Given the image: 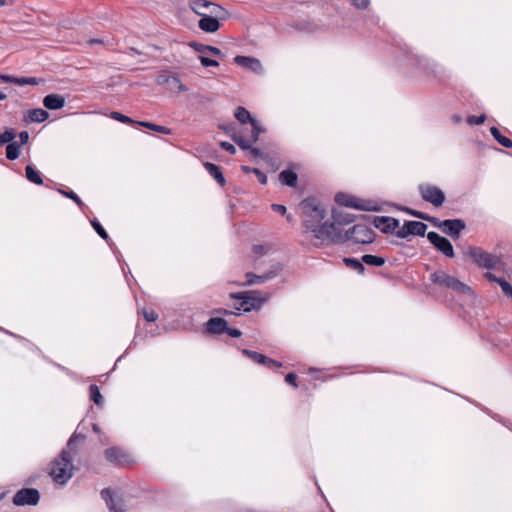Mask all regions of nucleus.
<instances>
[{"instance_id":"1","label":"nucleus","mask_w":512,"mask_h":512,"mask_svg":"<svg viewBox=\"0 0 512 512\" xmlns=\"http://www.w3.org/2000/svg\"><path fill=\"white\" fill-rule=\"evenodd\" d=\"M333 218L334 222H325L316 229L315 233L313 234L315 238L321 240L322 242L334 243H341L347 239L348 232L343 234L340 226L352 222L353 218L349 215H346L342 218L341 214H334Z\"/></svg>"},{"instance_id":"2","label":"nucleus","mask_w":512,"mask_h":512,"mask_svg":"<svg viewBox=\"0 0 512 512\" xmlns=\"http://www.w3.org/2000/svg\"><path fill=\"white\" fill-rule=\"evenodd\" d=\"M300 208L304 215L303 224L306 230L314 234L326 216L324 207L315 198H307L301 201Z\"/></svg>"},{"instance_id":"3","label":"nucleus","mask_w":512,"mask_h":512,"mask_svg":"<svg viewBox=\"0 0 512 512\" xmlns=\"http://www.w3.org/2000/svg\"><path fill=\"white\" fill-rule=\"evenodd\" d=\"M74 465L68 451L63 450L59 458H56L51 464L50 476L59 484H65L72 476Z\"/></svg>"},{"instance_id":"4","label":"nucleus","mask_w":512,"mask_h":512,"mask_svg":"<svg viewBox=\"0 0 512 512\" xmlns=\"http://www.w3.org/2000/svg\"><path fill=\"white\" fill-rule=\"evenodd\" d=\"M430 280L440 287L451 289L458 293L466 294L470 292V288L466 284L444 271H435L430 275Z\"/></svg>"},{"instance_id":"5","label":"nucleus","mask_w":512,"mask_h":512,"mask_svg":"<svg viewBox=\"0 0 512 512\" xmlns=\"http://www.w3.org/2000/svg\"><path fill=\"white\" fill-rule=\"evenodd\" d=\"M468 255L472 261L481 268L494 269L500 263V257L495 254L488 253L480 247H470Z\"/></svg>"},{"instance_id":"6","label":"nucleus","mask_w":512,"mask_h":512,"mask_svg":"<svg viewBox=\"0 0 512 512\" xmlns=\"http://www.w3.org/2000/svg\"><path fill=\"white\" fill-rule=\"evenodd\" d=\"M189 8L202 17L213 15L215 17H221L225 10L220 5L207 0H190L188 2Z\"/></svg>"},{"instance_id":"7","label":"nucleus","mask_w":512,"mask_h":512,"mask_svg":"<svg viewBox=\"0 0 512 512\" xmlns=\"http://www.w3.org/2000/svg\"><path fill=\"white\" fill-rule=\"evenodd\" d=\"M230 296L232 298L241 300V303L239 304V306H235V309L236 310L243 309L245 312H249L252 309L258 308L263 302V300H261L258 297L257 291H248V292H242V293H238V294H231Z\"/></svg>"},{"instance_id":"8","label":"nucleus","mask_w":512,"mask_h":512,"mask_svg":"<svg viewBox=\"0 0 512 512\" xmlns=\"http://www.w3.org/2000/svg\"><path fill=\"white\" fill-rule=\"evenodd\" d=\"M263 130L260 127L259 123L257 121L252 122V129L250 132V135L248 137L243 136L241 133H234L231 137L232 140L242 149L244 150H250L252 147V144L255 143L260 133H262Z\"/></svg>"},{"instance_id":"9","label":"nucleus","mask_w":512,"mask_h":512,"mask_svg":"<svg viewBox=\"0 0 512 512\" xmlns=\"http://www.w3.org/2000/svg\"><path fill=\"white\" fill-rule=\"evenodd\" d=\"M347 239L353 240L355 243L368 244L374 241V232L365 225H354L348 231Z\"/></svg>"},{"instance_id":"10","label":"nucleus","mask_w":512,"mask_h":512,"mask_svg":"<svg viewBox=\"0 0 512 512\" xmlns=\"http://www.w3.org/2000/svg\"><path fill=\"white\" fill-rule=\"evenodd\" d=\"M419 191L425 201L433 204L436 207L441 206L445 201V194L436 186L428 184L421 185L419 187Z\"/></svg>"},{"instance_id":"11","label":"nucleus","mask_w":512,"mask_h":512,"mask_svg":"<svg viewBox=\"0 0 512 512\" xmlns=\"http://www.w3.org/2000/svg\"><path fill=\"white\" fill-rule=\"evenodd\" d=\"M40 494L34 488L19 490L13 497V503L17 506L36 505L39 502Z\"/></svg>"},{"instance_id":"12","label":"nucleus","mask_w":512,"mask_h":512,"mask_svg":"<svg viewBox=\"0 0 512 512\" xmlns=\"http://www.w3.org/2000/svg\"><path fill=\"white\" fill-rule=\"evenodd\" d=\"M427 225L419 221H406L404 225L398 229L396 235L399 238H406L409 235L424 236Z\"/></svg>"},{"instance_id":"13","label":"nucleus","mask_w":512,"mask_h":512,"mask_svg":"<svg viewBox=\"0 0 512 512\" xmlns=\"http://www.w3.org/2000/svg\"><path fill=\"white\" fill-rule=\"evenodd\" d=\"M427 238L434 245V247L438 251L442 252L445 256L450 258L454 256L453 246L447 238L442 237L433 231L427 234Z\"/></svg>"},{"instance_id":"14","label":"nucleus","mask_w":512,"mask_h":512,"mask_svg":"<svg viewBox=\"0 0 512 512\" xmlns=\"http://www.w3.org/2000/svg\"><path fill=\"white\" fill-rule=\"evenodd\" d=\"M466 227L465 222L461 219L444 220L439 222V228L452 238H458L461 231Z\"/></svg>"},{"instance_id":"15","label":"nucleus","mask_w":512,"mask_h":512,"mask_svg":"<svg viewBox=\"0 0 512 512\" xmlns=\"http://www.w3.org/2000/svg\"><path fill=\"white\" fill-rule=\"evenodd\" d=\"M102 498L106 501V504L111 512H124L125 505L121 498L113 497L112 491L109 488L101 491Z\"/></svg>"},{"instance_id":"16","label":"nucleus","mask_w":512,"mask_h":512,"mask_svg":"<svg viewBox=\"0 0 512 512\" xmlns=\"http://www.w3.org/2000/svg\"><path fill=\"white\" fill-rule=\"evenodd\" d=\"M374 226L384 233H392L399 227V221L388 216H378L374 219Z\"/></svg>"},{"instance_id":"17","label":"nucleus","mask_w":512,"mask_h":512,"mask_svg":"<svg viewBox=\"0 0 512 512\" xmlns=\"http://www.w3.org/2000/svg\"><path fill=\"white\" fill-rule=\"evenodd\" d=\"M217 18L218 17L213 15L202 17L198 22V26L204 32L215 33L220 28V23Z\"/></svg>"},{"instance_id":"18","label":"nucleus","mask_w":512,"mask_h":512,"mask_svg":"<svg viewBox=\"0 0 512 512\" xmlns=\"http://www.w3.org/2000/svg\"><path fill=\"white\" fill-rule=\"evenodd\" d=\"M228 322L223 318H211L206 323L207 331L211 334H222L227 329Z\"/></svg>"},{"instance_id":"19","label":"nucleus","mask_w":512,"mask_h":512,"mask_svg":"<svg viewBox=\"0 0 512 512\" xmlns=\"http://www.w3.org/2000/svg\"><path fill=\"white\" fill-rule=\"evenodd\" d=\"M43 104L49 110H58L64 107L65 98L59 94H49L43 99Z\"/></svg>"},{"instance_id":"20","label":"nucleus","mask_w":512,"mask_h":512,"mask_svg":"<svg viewBox=\"0 0 512 512\" xmlns=\"http://www.w3.org/2000/svg\"><path fill=\"white\" fill-rule=\"evenodd\" d=\"M48 117L49 114L47 111L41 108H36L28 111L26 120H29L31 122L42 123L46 121Z\"/></svg>"},{"instance_id":"21","label":"nucleus","mask_w":512,"mask_h":512,"mask_svg":"<svg viewBox=\"0 0 512 512\" xmlns=\"http://www.w3.org/2000/svg\"><path fill=\"white\" fill-rule=\"evenodd\" d=\"M189 46L192 47L195 51L205 54V53H211L215 56H222V52L220 49L214 46L204 45L197 42H190Z\"/></svg>"},{"instance_id":"22","label":"nucleus","mask_w":512,"mask_h":512,"mask_svg":"<svg viewBox=\"0 0 512 512\" xmlns=\"http://www.w3.org/2000/svg\"><path fill=\"white\" fill-rule=\"evenodd\" d=\"M279 180L284 185L294 187L297 182V174L291 170H284L279 174Z\"/></svg>"},{"instance_id":"23","label":"nucleus","mask_w":512,"mask_h":512,"mask_svg":"<svg viewBox=\"0 0 512 512\" xmlns=\"http://www.w3.org/2000/svg\"><path fill=\"white\" fill-rule=\"evenodd\" d=\"M204 166L206 170L209 172V174L212 177H214L220 185H224L225 179L217 165L210 162H206Z\"/></svg>"},{"instance_id":"24","label":"nucleus","mask_w":512,"mask_h":512,"mask_svg":"<svg viewBox=\"0 0 512 512\" xmlns=\"http://www.w3.org/2000/svg\"><path fill=\"white\" fill-rule=\"evenodd\" d=\"M235 117L242 124L250 123L252 125V122L256 121L254 118H252L250 112L244 107H238L236 109Z\"/></svg>"},{"instance_id":"25","label":"nucleus","mask_w":512,"mask_h":512,"mask_svg":"<svg viewBox=\"0 0 512 512\" xmlns=\"http://www.w3.org/2000/svg\"><path fill=\"white\" fill-rule=\"evenodd\" d=\"M235 63L244 67H250L254 69V67H260V62L257 59L248 57V56H236L234 58Z\"/></svg>"},{"instance_id":"26","label":"nucleus","mask_w":512,"mask_h":512,"mask_svg":"<svg viewBox=\"0 0 512 512\" xmlns=\"http://www.w3.org/2000/svg\"><path fill=\"white\" fill-rule=\"evenodd\" d=\"M274 275L269 272V273H265L263 275H256V274H253V273H247L246 274V277H247V284L248 285H253V284H260V283H263L264 281L268 280V279H271Z\"/></svg>"},{"instance_id":"27","label":"nucleus","mask_w":512,"mask_h":512,"mask_svg":"<svg viewBox=\"0 0 512 512\" xmlns=\"http://www.w3.org/2000/svg\"><path fill=\"white\" fill-rule=\"evenodd\" d=\"M490 132L492 134V136L495 138V140H497V142L499 144H501L502 146L506 147V148H510L512 147V140L501 135L500 131L498 130V128L496 127H491L490 128Z\"/></svg>"},{"instance_id":"28","label":"nucleus","mask_w":512,"mask_h":512,"mask_svg":"<svg viewBox=\"0 0 512 512\" xmlns=\"http://www.w3.org/2000/svg\"><path fill=\"white\" fill-rule=\"evenodd\" d=\"M362 262L370 266L380 267L385 264V259L379 256L366 254L362 256Z\"/></svg>"},{"instance_id":"29","label":"nucleus","mask_w":512,"mask_h":512,"mask_svg":"<svg viewBox=\"0 0 512 512\" xmlns=\"http://www.w3.org/2000/svg\"><path fill=\"white\" fill-rule=\"evenodd\" d=\"M26 177L29 181L35 183V184H42L43 183V180L39 174L38 171H36L32 166L28 165L26 166Z\"/></svg>"},{"instance_id":"30","label":"nucleus","mask_w":512,"mask_h":512,"mask_svg":"<svg viewBox=\"0 0 512 512\" xmlns=\"http://www.w3.org/2000/svg\"><path fill=\"white\" fill-rule=\"evenodd\" d=\"M243 353L248 355L252 360H254L255 362H257L259 364L267 365V363H268L269 358L263 354L258 353V352L244 349Z\"/></svg>"},{"instance_id":"31","label":"nucleus","mask_w":512,"mask_h":512,"mask_svg":"<svg viewBox=\"0 0 512 512\" xmlns=\"http://www.w3.org/2000/svg\"><path fill=\"white\" fill-rule=\"evenodd\" d=\"M105 456L110 462H120L122 452L118 448L112 447L105 450Z\"/></svg>"},{"instance_id":"32","label":"nucleus","mask_w":512,"mask_h":512,"mask_svg":"<svg viewBox=\"0 0 512 512\" xmlns=\"http://www.w3.org/2000/svg\"><path fill=\"white\" fill-rule=\"evenodd\" d=\"M20 155L19 145L17 143H10L6 147V157L9 160H15Z\"/></svg>"},{"instance_id":"33","label":"nucleus","mask_w":512,"mask_h":512,"mask_svg":"<svg viewBox=\"0 0 512 512\" xmlns=\"http://www.w3.org/2000/svg\"><path fill=\"white\" fill-rule=\"evenodd\" d=\"M89 391H90L91 399L94 401V403L98 406L102 405L103 397L99 391L98 386L95 384L90 385Z\"/></svg>"},{"instance_id":"34","label":"nucleus","mask_w":512,"mask_h":512,"mask_svg":"<svg viewBox=\"0 0 512 512\" xmlns=\"http://www.w3.org/2000/svg\"><path fill=\"white\" fill-rule=\"evenodd\" d=\"M139 125L148 128L150 130L162 133V134H169L170 130L167 127L159 126L156 124H153L151 122H137Z\"/></svg>"},{"instance_id":"35","label":"nucleus","mask_w":512,"mask_h":512,"mask_svg":"<svg viewBox=\"0 0 512 512\" xmlns=\"http://www.w3.org/2000/svg\"><path fill=\"white\" fill-rule=\"evenodd\" d=\"M14 138H15V134H14L13 130H6L2 134H0V144L1 145L6 144V143L10 144V143H12Z\"/></svg>"},{"instance_id":"36","label":"nucleus","mask_w":512,"mask_h":512,"mask_svg":"<svg viewBox=\"0 0 512 512\" xmlns=\"http://www.w3.org/2000/svg\"><path fill=\"white\" fill-rule=\"evenodd\" d=\"M344 261L349 267L357 270L358 272L364 271V266H363L362 262L358 261L357 259L346 258Z\"/></svg>"},{"instance_id":"37","label":"nucleus","mask_w":512,"mask_h":512,"mask_svg":"<svg viewBox=\"0 0 512 512\" xmlns=\"http://www.w3.org/2000/svg\"><path fill=\"white\" fill-rule=\"evenodd\" d=\"M499 285L504 295L512 298V286L505 279L499 280Z\"/></svg>"},{"instance_id":"38","label":"nucleus","mask_w":512,"mask_h":512,"mask_svg":"<svg viewBox=\"0 0 512 512\" xmlns=\"http://www.w3.org/2000/svg\"><path fill=\"white\" fill-rule=\"evenodd\" d=\"M111 117L117 121H120L122 123H127V124H131V123H136L134 120H132L131 118H129L128 116L126 115H123L119 112H112L111 113Z\"/></svg>"},{"instance_id":"39","label":"nucleus","mask_w":512,"mask_h":512,"mask_svg":"<svg viewBox=\"0 0 512 512\" xmlns=\"http://www.w3.org/2000/svg\"><path fill=\"white\" fill-rule=\"evenodd\" d=\"M486 120V116L484 114L480 115V116H469L467 118V122L470 124V125H480V124H483Z\"/></svg>"},{"instance_id":"40","label":"nucleus","mask_w":512,"mask_h":512,"mask_svg":"<svg viewBox=\"0 0 512 512\" xmlns=\"http://www.w3.org/2000/svg\"><path fill=\"white\" fill-rule=\"evenodd\" d=\"M199 60H200L201 64L205 67H209V66L216 67L219 65V63L216 60L205 57L204 55H200Z\"/></svg>"},{"instance_id":"41","label":"nucleus","mask_w":512,"mask_h":512,"mask_svg":"<svg viewBox=\"0 0 512 512\" xmlns=\"http://www.w3.org/2000/svg\"><path fill=\"white\" fill-rule=\"evenodd\" d=\"M143 315L148 322H154L158 318L157 313L153 310H144Z\"/></svg>"},{"instance_id":"42","label":"nucleus","mask_w":512,"mask_h":512,"mask_svg":"<svg viewBox=\"0 0 512 512\" xmlns=\"http://www.w3.org/2000/svg\"><path fill=\"white\" fill-rule=\"evenodd\" d=\"M92 225H93L94 229L97 231V233L103 239H107L108 238V234L106 233V231L104 230V228L101 226V224L99 222L94 221V222H92Z\"/></svg>"},{"instance_id":"43","label":"nucleus","mask_w":512,"mask_h":512,"mask_svg":"<svg viewBox=\"0 0 512 512\" xmlns=\"http://www.w3.org/2000/svg\"><path fill=\"white\" fill-rule=\"evenodd\" d=\"M38 82H37V79L36 78H18L17 80V84L18 85H36Z\"/></svg>"},{"instance_id":"44","label":"nucleus","mask_w":512,"mask_h":512,"mask_svg":"<svg viewBox=\"0 0 512 512\" xmlns=\"http://www.w3.org/2000/svg\"><path fill=\"white\" fill-rule=\"evenodd\" d=\"M251 171H252V173H254L257 176V178L261 184L267 183V176L264 173H262L259 169L253 168Z\"/></svg>"},{"instance_id":"45","label":"nucleus","mask_w":512,"mask_h":512,"mask_svg":"<svg viewBox=\"0 0 512 512\" xmlns=\"http://www.w3.org/2000/svg\"><path fill=\"white\" fill-rule=\"evenodd\" d=\"M352 3L358 9H365L369 5V0H352Z\"/></svg>"},{"instance_id":"46","label":"nucleus","mask_w":512,"mask_h":512,"mask_svg":"<svg viewBox=\"0 0 512 512\" xmlns=\"http://www.w3.org/2000/svg\"><path fill=\"white\" fill-rule=\"evenodd\" d=\"M173 76H167V75H159L156 79L158 84H166V83H172Z\"/></svg>"},{"instance_id":"47","label":"nucleus","mask_w":512,"mask_h":512,"mask_svg":"<svg viewBox=\"0 0 512 512\" xmlns=\"http://www.w3.org/2000/svg\"><path fill=\"white\" fill-rule=\"evenodd\" d=\"M220 145L224 150L228 151L231 154H235L236 148L231 143L223 141L220 143Z\"/></svg>"},{"instance_id":"48","label":"nucleus","mask_w":512,"mask_h":512,"mask_svg":"<svg viewBox=\"0 0 512 512\" xmlns=\"http://www.w3.org/2000/svg\"><path fill=\"white\" fill-rule=\"evenodd\" d=\"M229 336L238 338L242 335L241 331L236 328H230L227 326V329L225 331Z\"/></svg>"},{"instance_id":"49","label":"nucleus","mask_w":512,"mask_h":512,"mask_svg":"<svg viewBox=\"0 0 512 512\" xmlns=\"http://www.w3.org/2000/svg\"><path fill=\"white\" fill-rule=\"evenodd\" d=\"M296 379H297V375L295 373H288L285 378L287 383H289L295 387L297 386Z\"/></svg>"},{"instance_id":"50","label":"nucleus","mask_w":512,"mask_h":512,"mask_svg":"<svg viewBox=\"0 0 512 512\" xmlns=\"http://www.w3.org/2000/svg\"><path fill=\"white\" fill-rule=\"evenodd\" d=\"M172 83L175 87L178 88L179 91H186V87L183 85V83L180 81L179 78L175 77L172 79Z\"/></svg>"},{"instance_id":"51","label":"nucleus","mask_w":512,"mask_h":512,"mask_svg":"<svg viewBox=\"0 0 512 512\" xmlns=\"http://www.w3.org/2000/svg\"><path fill=\"white\" fill-rule=\"evenodd\" d=\"M19 139L22 145L26 144L29 140V134L27 131H22L19 133Z\"/></svg>"},{"instance_id":"52","label":"nucleus","mask_w":512,"mask_h":512,"mask_svg":"<svg viewBox=\"0 0 512 512\" xmlns=\"http://www.w3.org/2000/svg\"><path fill=\"white\" fill-rule=\"evenodd\" d=\"M272 209L275 211V212H278L282 215H284L286 213V207L283 206V205H280V204H273L272 205Z\"/></svg>"},{"instance_id":"53","label":"nucleus","mask_w":512,"mask_h":512,"mask_svg":"<svg viewBox=\"0 0 512 512\" xmlns=\"http://www.w3.org/2000/svg\"><path fill=\"white\" fill-rule=\"evenodd\" d=\"M485 277L490 280V281H493V282H497L499 284V280H502V278H498L496 277L494 274L490 273V272H487L485 274Z\"/></svg>"},{"instance_id":"54","label":"nucleus","mask_w":512,"mask_h":512,"mask_svg":"<svg viewBox=\"0 0 512 512\" xmlns=\"http://www.w3.org/2000/svg\"><path fill=\"white\" fill-rule=\"evenodd\" d=\"M1 79L7 83H15L17 84L18 78H15L13 76H1Z\"/></svg>"},{"instance_id":"55","label":"nucleus","mask_w":512,"mask_h":512,"mask_svg":"<svg viewBox=\"0 0 512 512\" xmlns=\"http://www.w3.org/2000/svg\"><path fill=\"white\" fill-rule=\"evenodd\" d=\"M66 195H67L69 198L73 199L76 203L81 204V200H80V198H79V197H78L74 192H72V191H71V192H69V193H66Z\"/></svg>"},{"instance_id":"56","label":"nucleus","mask_w":512,"mask_h":512,"mask_svg":"<svg viewBox=\"0 0 512 512\" xmlns=\"http://www.w3.org/2000/svg\"><path fill=\"white\" fill-rule=\"evenodd\" d=\"M267 366L281 367L282 364L276 360L269 358Z\"/></svg>"},{"instance_id":"57","label":"nucleus","mask_w":512,"mask_h":512,"mask_svg":"<svg viewBox=\"0 0 512 512\" xmlns=\"http://www.w3.org/2000/svg\"><path fill=\"white\" fill-rule=\"evenodd\" d=\"M411 214L414 215L415 217L423 219V220H427L428 221V219H429L428 216L424 215L421 212H411Z\"/></svg>"},{"instance_id":"58","label":"nucleus","mask_w":512,"mask_h":512,"mask_svg":"<svg viewBox=\"0 0 512 512\" xmlns=\"http://www.w3.org/2000/svg\"><path fill=\"white\" fill-rule=\"evenodd\" d=\"M249 151H250L251 155H253L254 157H258L261 155V151L258 148L251 147V149Z\"/></svg>"},{"instance_id":"59","label":"nucleus","mask_w":512,"mask_h":512,"mask_svg":"<svg viewBox=\"0 0 512 512\" xmlns=\"http://www.w3.org/2000/svg\"><path fill=\"white\" fill-rule=\"evenodd\" d=\"M428 221H430L434 226L439 228V222H441L438 218L429 217Z\"/></svg>"},{"instance_id":"60","label":"nucleus","mask_w":512,"mask_h":512,"mask_svg":"<svg viewBox=\"0 0 512 512\" xmlns=\"http://www.w3.org/2000/svg\"><path fill=\"white\" fill-rule=\"evenodd\" d=\"M428 221H430L434 226L439 228V222H441L438 218L429 217Z\"/></svg>"},{"instance_id":"61","label":"nucleus","mask_w":512,"mask_h":512,"mask_svg":"<svg viewBox=\"0 0 512 512\" xmlns=\"http://www.w3.org/2000/svg\"><path fill=\"white\" fill-rule=\"evenodd\" d=\"M221 313H223L224 315H238V313L231 312V311H228V310H223V311H221Z\"/></svg>"},{"instance_id":"62","label":"nucleus","mask_w":512,"mask_h":512,"mask_svg":"<svg viewBox=\"0 0 512 512\" xmlns=\"http://www.w3.org/2000/svg\"><path fill=\"white\" fill-rule=\"evenodd\" d=\"M89 43L90 44H99V43H102V41L99 39H91V40H89Z\"/></svg>"},{"instance_id":"63","label":"nucleus","mask_w":512,"mask_h":512,"mask_svg":"<svg viewBox=\"0 0 512 512\" xmlns=\"http://www.w3.org/2000/svg\"><path fill=\"white\" fill-rule=\"evenodd\" d=\"M242 169H243L245 172H248V173H249V172H252L251 170H252L253 168H249V167H247V166H243V167H242Z\"/></svg>"},{"instance_id":"64","label":"nucleus","mask_w":512,"mask_h":512,"mask_svg":"<svg viewBox=\"0 0 512 512\" xmlns=\"http://www.w3.org/2000/svg\"><path fill=\"white\" fill-rule=\"evenodd\" d=\"M6 99V95L2 92H0V100Z\"/></svg>"}]
</instances>
